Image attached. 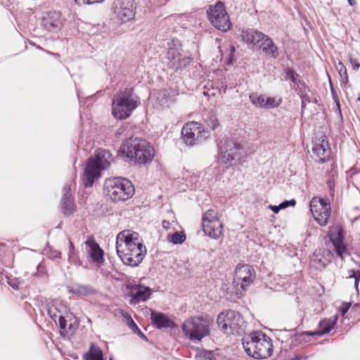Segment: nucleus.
<instances>
[{
    "label": "nucleus",
    "instance_id": "f257e3e1",
    "mask_svg": "<svg viewBox=\"0 0 360 360\" xmlns=\"http://www.w3.org/2000/svg\"><path fill=\"white\" fill-rule=\"evenodd\" d=\"M116 252L124 264L135 267L143 261L147 250L139 233L124 230L117 236Z\"/></svg>",
    "mask_w": 360,
    "mask_h": 360
},
{
    "label": "nucleus",
    "instance_id": "f03ea898",
    "mask_svg": "<svg viewBox=\"0 0 360 360\" xmlns=\"http://www.w3.org/2000/svg\"><path fill=\"white\" fill-rule=\"evenodd\" d=\"M155 150L144 139L130 138L127 139L117 151V158H127L136 165H146L152 162Z\"/></svg>",
    "mask_w": 360,
    "mask_h": 360
},
{
    "label": "nucleus",
    "instance_id": "7ed1b4c3",
    "mask_svg": "<svg viewBox=\"0 0 360 360\" xmlns=\"http://www.w3.org/2000/svg\"><path fill=\"white\" fill-rule=\"evenodd\" d=\"M110 157L109 151L100 148L87 160L82 176V183L86 188L91 187L94 181L101 176L102 172L110 167Z\"/></svg>",
    "mask_w": 360,
    "mask_h": 360
},
{
    "label": "nucleus",
    "instance_id": "20e7f679",
    "mask_svg": "<svg viewBox=\"0 0 360 360\" xmlns=\"http://www.w3.org/2000/svg\"><path fill=\"white\" fill-rule=\"evenodd\" d=\"M245 352L255 359H266L272 354L273 344L271 338L262 332L251 333L243 338Z\"/></svg>",
    "mask_w": 360,
    "mask_h": 360
},
{
    "label": "nucleus",
    "instance_id": "39448f33",
    "mask_svg": "<svg viewBox=\"0 0 360 360\" xmlns=\"http://www.w3.org/2000/svg\"><path fill=\"white\" fill-rule=\"evenodd\" d=\"M140 103V98L132 87L120 89L114 99V117L120 120L128 118Z\"/></svg>",
    "mask_w": 360,
    "mask_h": 360
},
{
    "label": "nucleus",
    "instance_id": "423d86ee",
    "mask_svg": "<svg viewBox=\"0 0 360 360\" xmlns=\"http://www.w3.org/2000/svg\"><path fill=\"white\" fill-rule=\"evenodd\" d=\"M217 322L221 330L225 334H240L245 327L242 315L233 310L221 312L218 315Z\"/></svg>",
    "mask_w": 360,
    "mask_h": 360
},
{
    "label": "nucleus",
    "instance_id": "0eeeda50",
    "mask_svg": "<svg viewBox=\"0 0 360 360\" xmlns=\"http://www.w3.org/2000/svg\"><path fill=\"white\" fill-rule=\"evenodd\" d=\"M182 330L185 336L192 341H201L210 333L207 322L200 317L186 319L182 325Z\"/></svg>",
    "mask_w": 360,
    "mask_h": 360
},
{
    "label": "nucleus",
    "instance_id": "6e6552de",
    "mask_svg": "<svg viewBox=\"0 0 360 360\" xmlns=\"http://www.w3.org/2000/svg\"><path fill=\"white\" fill-rule=\"evenodd\" d=\"M207 13L212 25L219 30L227 32L231 29L232 25L224 4L221 1H218L215 5L210 6Z\"/></svg>",
    "mask_w": 360,
    "mask_h": 360
},
{
    "label": "nucleus",
    "instance_id": "1a4fd4ad",
    "mask_svg": "<svg viewBox=\"0 0 360 360\" xmlns=\"http://www.w3.org/2000/svg\"><path fill=\"white\" fill-rule=\"evenodd\" d=\"M181 135L185 143L193 146L205 140L208 137V132L205 130L201 124L190 122L183 127Z\"/></svg>",
    "mask_w": 360,
    "mask_h": 360
},
{
    "label": "nucleus",
    "instance_id": "9d476101",
    "mask_svg": "<svg viewBox=\"0 0 360 360\" xmlns=\"http://www.w3.org/2000/svg\"><path fill=\"white\" fill-rule=\"evenodd\" d=\"M310 210L314 219L321 226H325L330 216V205L327 198L314 197L310 201Z\"/></svg>",
    "mask_w": 360,
    "mask_h": 360
},
{
    "label": "nucleus",
    "instance_id": "9b49d317",
    "mask_svg": "<svg viewBox=\"0 0 360 360\" xmlns=\"http://www.w3.org/2000/svg\"><path fill=\"white\" fill-rule=\"evenodd\" d=\"M223 224L214 210H207L202 217V229L210 237L217 239L222 233Z\"/></svg>",
    "mask_w": 360,
    "mask_h": 360
},
{
    "label": "nucleus",
    "instance_id": "f8f14e48",
    "mask_svg": "<svg viewBox=\"0 0 360 360\" xmlns=\"http://www.w3.org/2000/svg\"><path fill=\"white\" fill-rule=\"evenodd\" d=\"M134 193V187L127 179L114 177V201H124Z\"/></svg>",
    "mask_w": 360,
    "mask_h": 360
},
{
    "label": "nucleus",
    "instance_id": "ddd939ff",
    "mask_svg": "<svg viewBox=\"0 0 360 360\" xmlns=\"http://www.w3.org/2000/svg\"><path fill=\"white\" fill-rule=\"evenodd\" d=\"M255 278V271L249 264H238L235 270L233 282L243 290L249 286Z\"/></svg>",
    "mask_w": 360,
    "mask_h": 360
},
{
    "label": "nucleus",
    "instance_id": "4468645a",
    "mask_svg": "<svg viewBox=\"0 0 360 360\" xmlns=\"http://www.w3.org/2000/svg\"><path fill=\"white\" fill-rule=\"evenodd\" d=\"M135 6L131 0H118L114 13L116 14V19L120 23H125L132 19L135 15Z\"/></svg>",
    "mask_w": 360,
    "mask_h": 360
},
{
    "label": "nucleus",
    "instance_id": "2eb2a0df",
    "mask_svg": "<svg viewBox=\"0 0 360 360\" xmlns=\"http://www.w3.org/2000/svg\"><path fill=\"white\" fill-rule=\"evenodd\" d=\"M242 149L240 143L233 140L227 139L224 143L219 148V158L225 164H231V162L238 158L239 150Z\"/></svg>",
    "mask_w": 360,
    "mask_h": 360
},
{
    "label": "nucleus",
    "instance_id": "dca6fc26",
    "mask_svg": "<svg viewBox=\"0 0 360 360\" xmlns=\"http://www.w3.org/2000/svg\"><path fill=\"white\" fill-rule=\"evenodd\" d=\"M328 236L333 245L334 251L342 260L345 255H348L347 248L343 242L344 235L342 230L339 227L330 228L328 231Z\"/></svg>",
    "mask_w": 360,
    "mask_h": 360
},
{
    "label": "nucleus",
    "instance_id": "f3484780",
    "mask_svg": "<svg viewBox=\"0 0 360 360\" xmlns=\"http://www.w3.org/2000/svg\"><path fill=\"white\" fill-rule=\"evenodd\" d=\"M127 287L131 290V304L145 302L150 298L152 294V290L149 287L140 284L129 283L127 285Z\"/></svg>",
    "mask_w": 360,
    "mask_h": 360
},
{
    "label": "nucleus",
    "instance_id": "a211bd4d",
    "mask_svg": "<svg viewBox=\"0 0 360 360\" xmlns=\"http://www.w3.org/2000/svg\"><path fill=\"white\" fill-rule=\"evenodd\" d=\"M84 244L86 252L91 261L100 266L104 261L103 250L96 242L94 237L92 236H89L84 242Z\"/></svg>",
    "mask_w": 360,
    "mask_h": 360
},
{
    "label": "nucleus",
    "instance_id": "6ab92c4d",
    "mask_svg": "<svg viewBox=\"0 0 360 360\" xmlns=\"http://www.w3.org/2000/svg\"><path fill=\"white\" fill-rule=\"evenodd\" d=\"M338 321L337 316H333L328 319H324L319 322V328L315 331H307L300 335L303 340L307 336H322L328 333L335 326Z\"/></svg>",
    "mask_w": 360,
    "mask_h": 360
},
{
    "label": "nucleus",
    "instance_id": "aec40b11",
    "mask_svg": "<svg viewBox=\"0 0 360 360\" xmlns=\"http://www.w3.org/2000/svg\"><path fill=\"white\" fill-rule=\"evenodd\" d=\"M176 93L172 89H162L158 93L156 97V108L164 109L169 108L174 101Z\"/></svg>",
    "mask_w": 360,
    "mask_h": 360
},
{
    "label": "nucleus",
    "instance_id": "412c9836",
    "mask_svg": "<svg viewBox=\"0 0 360 360\" xmlns=\"http://www.w3.org/2000/svg\"><path fill=\"white\" fill-rule=\"evenodd\" d=\"M267 35L257 30L252 29L242 31L241 38L247 43H252L254 45H259L262 43Z\"/></svg>",
    "mask_w": 360,
    "mask_h": 360
},
{
    "label": "nucleus",
    "instance_id": "4be33fe9",
    "mask_svg": "<svg viewBox=\"0 0 360 360\" xmlns=\"http://www.w3.org/2000/svg\"><path fill=\"white\" fill-rule=\"evenodd\" d=\"M150 319L157 328H173L174 322L169 319L165 314L161 312L152 311L150 313Z\"/></svg>",
    "mask_w": 360,
    "mask_h": 360
},
{
    "label": "nucleus",
    "instance_id": "5701e85b",
    "mask_svg": "<svg viewBox=\"0 0 360 360\" xmlns=\"http://www.w3.org/2000/svg\"><path fill=\"white\" fill-rule=\"evenodd\" d=\"M312 150L319 159V162L323 163L328 160L330 150L328 141L323 139L320 143H316L314 146Z\"/></svg>",
    "mask_w": 360,
    "mask_h": 360
},
{
    "label": "nucleus",
    "instance_id": "b1692460",
    "mask_svg": "<svg viewBox=\"0 0 360 360\" xmlns=\"http://www.w3.org/2000/svg\"><path fill=\"white\" fill-rule=\"evenodd\" d=\"M42 25L49 31L58 28L61 25L59 13L56 11L49 12L47 15L43 18Z\"/></svg>",
    "mask_w": 360,
    "mask_h": 360
},
{
    "label": "nucleus",
    "instance_id": "393cba45",
    "mask_svg": "<svg viewBox=\"0 0 360 360\" xmlns=\"http://www.w3.org/2000/svg\"><path fill=\"white\" fill-rule=\"evenodd\" d=\"M83 358L86 360H103V352L96 344L91 343L88 351L84 353Z\"/></svg>",
    "mask_w": 360,
    "mask_h": 360
},
{
    "label": "nucleus",
    "instance_id": "a878e982",
    "mask_svg": "<svg viewBox=\"0 0 360 360\" xmlns=\"http://www.w3.org/2000/svg\"><path fill=\"white\" fill-rule=\"evenodd\" d=\"M69 189H70V188H68L67 187L64 188V190H65V193L63 198L62 209H63V212L64 214H65V215H69V214H72L75 210V204H74L73 201L72 200L70 195H68V193Z\"/></svg>",
    "mask_w": 360,
    "mask_h": 360
},
{
    "label": "nucleus",
    "instance_id": "bb28decb",
    "mask_svg": "<svg viewBox=\"0 0 360 360\" xmlns=\"http://www.w3.org/2000/svg\"><path fill=\"white\" fill-rule=\"evenodd\" d=\"M262 47V50L266 54L271 55L272 57L276 58L278 54V49L273 41L268 37L259 44Z\"/></svg>",
    "mask_w": 360,
    "mask_h": 360
},
{
    "label": "nucleus",
    "instance_id": "cd10ccee",
    "mask_svg": "<svg viewBox=\"0 0 360 360\" xmlns=\"http://www.w3.org/2000/svg\"><path fill=\"white\" fill-rule=\"evenodd\" d=\"M180 50L177 48H169L167 52L166 59L169 68L174 70V66L177 65L176 61L180 54Z\"/></svg>",
    "mask_w": 360,
    "mask_h": 360
},
{
    "label": "nucleus",
    "instance_id": "c85d7f7f",
    "mask_svg": "<svg viewBox=\"0 0 360 360\" xmlns=\"http://www.w3.org/2000/svg\"><path fill=\"white\" fill-rule=\"evenodd\" d=\"M119 312L122 316V321L127 325L130 330H138V326L132 319L131 316L123 310H119Z\"/></svg>",
    "mask_w": 360,
    "mask_h": 360
},
{
    "label": "nucleus",
    "instance_id": "c756f323",
    "mask_svg": "<svg viewBox=\"0 0 360 360\" xmlns=\"http://www.w3.org/2000/svg\"><path fill=\"white\" fill-rule=\"evenodd\" d=\"M265 97L264 95L258 94L257 93H252L249 96L251 103L258 108H264Z\"/></svg>",
    "mask_w": 360,
    "mask_h": 360
},
{
    "label": "nucleus",
    "instance_id": "7c9ffc66",
    "mask_svg": "<svg viewBox=\"0 0 360 360\" xmlns=\"http://www.w3.org/2000/svg\"><path fill=\"white\" fill-rule=\"evenodd\" d=\"M282 98L278 97H265L264 108H274L281 105Z\"/></svg>",
    "mask_w": 360,
    "mask_h": 360
},
{
    "label": "nucleus",
    "instance_id": "2f4dec72",
    "mask_svg": "<svg viewBox=\"0 0 360 360\" xmlns=\"http://www.w3.org/2000/svg\"><path fill=\"white\" fill-rule=\"evenodd\" d=\"M186 240V235L184 232L176 231L171 235H168V240L173 244H181Z\"/></svg>",
    "mask_w": 360,
    "mask_h": 360
},
{
    "label": "nucleus",
    "instance_id": "473e14b6",
    "mask_svg": "<svg viewBox=\"0 0 360 360\" xmlns=\"http://www.w3.org/2000/svg\"><path fill=\"white\" fill-rule=\"evenodd\" d=\"M195 359L197 360H215L212 352L204 349L197 352Z\"/></svg>",
    "mask_w": 360,
    "mask_h": 360
},
{
    "label": "nucleus",
    "instance_id": "72a5a7b5",
    "mask_svg": "<svg viewBox=\"0 0 360 360\" xmlns=\"http://www.w3.org/2000/svg\"><path fill=\"white\" fill-rule=\"evenodd\" d=\"M286 77L290 79L294 84L298 85L300 82L298 79L299 75L295 72L293 70L288 68L285 70Z\"/></svg>",
    "mask_w": 360,
    "mask_h": 360
},
{
    "label": "nucleus",
    "instance_id": "f704fd0d",
    "mask_svg": "<svg viewBox=\"0 0 360 360\" xmlns=\"http://www.w3.org/2000/svg\"><path fill=\"white\" fill-rule=\"evenodd\" d=\"M206 123L208 127L214 130L219 126V121L215 115L211 114L206 119Z\"/></svg>",
    "mask_w": 360,
    "mask_h": 360
},
{
    "label": "nucleus",
    "instance_id": "c9c22d12",
    "mask_svg": "<svg viewBox=\"0 0 360 360\" xmlns=\"http://www.w3.org/2000/svg\"><path fill=\"white\" fill-rule=\"evenodd\" d=\"M112 189V179L111 178H108L105 179V181L103 185V194L109 197L110 199H112V196L110 194L111 190Z\"/></svg>",
    "mask_w": 360,
    "mask_h": 360
},
{
    "label": "nucleus",
    "instance_id": "e433bc0d",
    "mask_svg": "<svg viewBox=\"0 0 360 360\" xmlns=\"http://www.w3.org/2000/svg\"><path fill=\"white\" fill-rule=\"evenodd\" d=\"M69 260L75 264L79 262L74 245L71 240L69 241Z\"/></svg>",
    "mask_w": 360,
    "mask_h": 360
},
{
    "label": "nucleus",
    "instance_id": "4c0bfd02",
    "mask_svg": "<svg viewBox=\"0 0 360 360\" xmlns=\"http://www.w3.org/2000/svg\"><path fill=\"white\" fill-rule=\"evenodd\" d=\"M191 61V58L189 56L183 55V57L181 58L180 64L176 66H174V70L178 71L179 70H182L185 68L187 65L190 64Z\"/></svg>",
    "mask_w": 360,
    "mask_h": 360
},
{
    "label": "nucleus",
    "instance_id": "58836bf2",
    "mask_svg": "<svg viewBox=\"0 0 360 360\" xmlns=\"http://www.w3.org/2000/svg\"><path fill=\"white\" fill-rule=\"evenodd\" d=\"M73 293L79 295H86L92 292V289L88 286H78L71 290Z\"/></svg>",
    "mask_w": 360,
    "mask_h": 360
},
{
    "label": "nucleus",
    "instance_id": "ea45409f",
    "mask_svg": "<svg viewBox=\"0 0 360 360\" xmlns=\"http://www.w3.org/2000/svg\"><path fill=\"white\" fill-rule=\"evenodd\" d=\"M336 68L340 77L342 78L344 81H345V82H347L348 81V75L345 66L343 65V63L340 62L337 65Z\"/></svg>",
    "mask_w": 360,
    "mask_h": 360
},
{
    "label": "nucleus",
    "instance_id": "a19ab883",
    "mask_svg": "<svg viewBox=\"0 0 360 360\" xmlns=\"http://www.w3.org/2000/svg\"><path fill=\"white\" fill-rule=\"evenodd\" d=\"M312 262L314 263L316 268H324L329 262V261H326V259H323L318 256H316Z\"/></svg>",
    "mask_w": 360,
    "mask_h": 360
},
{
    "label": "nucleus",
    "instance_id": "79ce46f5",
    "mask_svg": "<svg viewBox=\"0 0 360 360\" xmlns=\"http://www.w3.org/2000/svg\"><path fill=\"white\" fill-rule=\"evenodd\" d=\"M48 314L53 319H54L55 321L56 319L58 318V315L62 314L60 311H58V309L54 305H52L49 307Z\"/></svg>",
    "mask_w": 360,
    "mask_h": 360
},
{
    "label": "nucleus",
    "instance_id": "37998d69",
    "mask_svg": "<svg viewBox=\"0 0 360 360\" xmlns=\"http://www.w3.org/2000/svg\"><path fill=\"white\" fill-rule=\"evenodd\" d=\"M351 307L350 302H343L341 306L340 307V312L342 316H344L346 313L348 311Z\"/></svg>",
    "mask_w": 360,
    "mask_h": 360
},
{
    "label": "nucleus",
    "instance_id": "c03bdc74",
    "mask_svg": "<svg viewBox=\"0 0 360 360\" xmlns=\"http://www.w3.org/2000/svg\"><path fill=\"white\" fill-rule=\"evenodd\" d=\"M58 319L60 328L61 329L64 330L65 331H66L67 321H66L65 318L62 314H59Z\"/></svg>",
    "mask_w": 360,
    "mask_h": 360
},
{
    "label": "nucleus",
    "instance_id": "a18cd8bd",
    "mask_svg": "<svg viewBox=\"0 0 360 360\" xmlns=\"http://www.w3.org/2000/svg\"><path fill=\"white\" fill-rule=\"evenodd\" d=\"M296 204V201L294 199L290 200H285L280 203V207L282 209H285L286 207L289 206H295Z\"/></svg>",
    "mask_w": 360,
    "mask_h": 360
},
{
    "label": "nucleus",
    "instance_id": "49530a36",
    "mask_svg": "<svg viewBox=\"0 0 360 360\" xmlns=\"http://www.w3.org/2000/svg\"><path fill=\"white\" fill-rule=\"evenodd\" d=\"M349 62L354 70H358L359 68L360 64L355 59L350 58Z\"/></svg>",
    "mask_w": 360,
    "mask_h": 360
},
{
    "label": "nucleus",
    "instance_id": "de8ad7c7",
    "mask_svg": "<svg viewBox=\"0 0 360 360\" xmlns=\"http://www.w3.org/2000/svg\"><path fill=\"white\" fill-rule=\"evenodd\" d=\"M133 332H134V333H136V334H137V335H138L140 338H141V339H143V340H148V339H147L146 336V335H144V334H143V333L139 330V328H138V330H133Z\"/></svg>",
    "mask_w": 360,
    "mask_h": 360
},
{
    "label": "nucleus",
    "instance_id": "09e8293b",
    "mask_svg": "<svg viewBox=\"0 0 360 360\" xmlns=\"http://www.w3.org/2000/svg\"><path fill=\"white\" fill-rule=\"evenodd\" d=\"M60 255H61V253L59 251H57V250H54V251H52L50 254V257L51 258H60Z\"/></svg>",
    "mask_w": 360,
    "mask_h": 360
},
{
    "label": "nucleus",
    "instance_id": "8fccbe9b",
    "mask_svg": "<svg viewBox=\"0 0 360 360\" xmlns=\"http://www.w3.org/2000/svg\"><path fill=\"white\" fill-rule=\"evenodd\" d=\"M269 207L275 213L277 214L280 210H282L281 207H280V205H269Z\"/></svg>",
    "mask_w": 360,
    "mask_h": 360
},
{
    "label": "nucleus",
    "instance_id": "3c124183",
    "mask_svg": "<svg viewBox=\"0 0 360 360\" xmlns=\"http://www.w3.org/2000/svg\"><path fill=\"white\" fill-rule=\"evenodd\" d=\"M169 226V221H167L166 220H164L162 221V226H163V228H165V229H167Z\"/></svg>",
    "mask_w": 360,
    "mask_h": 360
},
{
    "label": "nucleus",
    "instance_id": "603ef678",
    "mask_svg": "<svg viewBox=\"0 0 360 360\" xmlns=\"http://www.w3.org/2000/svg\"><path fill=\"white\" fill-rule=\"evenodd\" d=\"M307 101L309 102V101L307 99H304V98L302 99V108L305 107Z\"/></svg>",
    "mask_w": 360,
    "mask_h": 360
},
{
    "label": "nucleus",
    "instance_id": "864d4df0",
    "mask_svg": "<svg viewBox=\"0 0 360 360\" xmlns=\"http://www.w3.org/2000/svg\"><path fill=\"white\" fill-rule=\"evenodd\" d=\"M348 1V3L350 6H354L356 4V1L355 0H347Z\"/></svg>",
    "mask_w": 360,
    "mask_h": 360
},
{
    "label": "nucleus",
    "instance_id": "5fc2aeb1",
    "mask_svg": "<svg viewBox=\"0 0 360 360\" xmlns=\"http://www.w3.org/2000/svg\"><path fill=\"white\" fill-rule=\"evenodd\" d=\"M183 57V54H181L180 53L179 56V58H177V60L176 61V63H177L178 65L180 64V60H181V58Z\"/></svg>",
    "mask_w": 360,
    "mask_h": 360
},
{
    "label": "nucleus",
    "instance_id": "6e6d98bb",
    "mask_svg": "<svg viewBox=\"0 0 360 360\" xmlns=\"http://www.w3.org/2000/svg\"><path fill=\"white\" fill-rule=\"evenodd\" d=\"M231 53H233L235 51V48L233 46H231Z\"/></svg>",
    "mask_w": 360,
    "mask_h": 360
},
{
    "label": "nucleus",
    "instance_id": "4d7b16f0",
    "mask_svg": "<svg viewBox=\"0 0 360 360\" xmlns=\"http://www.w3.org/2000/svg\"><path fill=\"white\" fill-rule=\"evenodd\" d=\"M109 360H112V356H110V357L109 358Z\"/></svg>",
    "mask_w": 360,
    "mask_h": 360
},
{
    "label": "nucleus",
    "instance_id": "13d9d810",
    "mask_svg": "<svg viewBox=\"0 0 360 360\" xmlns=\"http://www.w3.org/2000/svg\"><path fill=\"white\" fill-rule=\"evenodd\" d=\"M116 134H121V132L118 131Z\"/></svg>",
    "mask_w": 360,
    "mask_h": 360
}]
</instances>
